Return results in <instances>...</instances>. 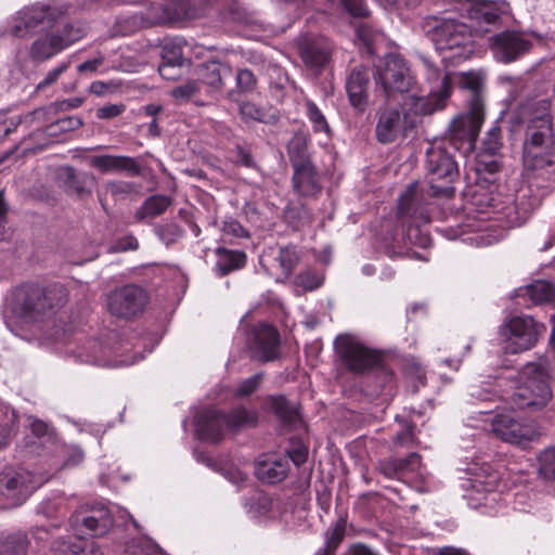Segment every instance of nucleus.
Returning a JSON list of instances; mask_svg holds the SVG:
<instances>
[{
  "label": "nucleus",
  "mask_w": 555,
  "mask_h": 555,
  "mask_svg": "<svg viewBox=\"0 0 555 555\" xmlns=\"http://www.w3.org/2000/svg\"><path fill=\"white\" fill-rule=\"evenodd\" d=\"M68 299L64 285L42 286L25 283L15 287L7 299L4 318L9 327L40 328L41 324L63 308Z\"/></svg>",
  "instance_id": "1"
},
{
  "label": "nucleus",
  "mask_w": 555,
  "mask_h": 555,
  "mask_svg": "<svg viewBox=\"0 0 555 555\" xmlns=\"http://www.w3.org/2000/svg\"><path fill=\"white\" fill-rule=\"evenodd\" d=\"M551 357L527 363L519 372V383L509 397L512 408L539 411L546 406L553 397L555 384V330L551 334Z\"/></svg>",
  "instance_id": "2"
},
{
  "label": "nucleus",
  "mask_w": 555,
  "mask_h": 555,
  "mask_svg": "<svg viewBox=\"0 0 555 555\" xmlns=\"http://www.w3.org/2000/svg\"><path fill=\"white\" fill-rule=\"evenodd\" d=\"M522 173L537 186H555V134L547 127L542 131L526 130L522 142Z\"/></svg>",
  "instance_id": "3"
},
{
  "label": "nucleus",
  "mask_w": 555,
  "mask_h": 555,
  "mask_svg": "<svg viewBox=\"0 0 555 555\" xmlns=\"http://www.w3.org/2000/svg\"><path fill=\"white\" fill-rule=\"evenodd\" d=\"M422 28L443 59L457 62L470 57L475 51L473 31L463 22L431 15L424 18Z\"/></svg>",
  "instance_id": "4"
},
{
  "label": "nucleus",
  "mask_w": 555,
  "mask_h": 555,
  "mask_svg": "<svg viewBox=\"0 0 555 555\" xmlns=\"http://www.w3.org/2000/svg\"><path fill=\"white\" fill-rule=\"evenodd\" d=\"M446 143L433 142L426 151V168L433 196H452L453 183L460 176L459 165Z\"/></svg>",
  "instance_id": "5"
},
{
  "label": "nucleus",
  "mask_w": 555,
  "mask_h": 555,
  "mask_svg": "<svg viewBox=\"0 0 555 555\" xmlns=\"http://www.w3.org/2000/svg\"><path fill=\"white\" fill-rule=\"evenodd\" d=\"M485 119V105L481 96L474 92L469 100L468 112L455 118L449 129V135L441 140L453 151L469 153L474 150Z\"/></svg>",
  "instance_id": "6"
},
{
  "label": "nucleus",
  "mask_w": 555,
  "mask_h": 555,
  "mask_svg": "<svg viewBox=\"0 0 555 555\" xmlns=\"http://www.w3.org/2000/svg\"><path fill=\"white\" fill-rule=\"evenodd\" d=\"M66 13L63 7L36 2L18 10L10 20L7 34L17 38L31 36L37 28H52Z\"/></svg>",
  "instance_id": "7"
},
{
  "label": "nucleus",
  "mask_w": 555,
  "mask_h": 555,
  "mask_svg": "<svg viewBox=\"0 0 555 555\" xmlns=\"http://www.w3.org/2000/svg\"><path fill=\"white\" fill-rule=\"evenodd\" d=\"M375 81L389 101L397 94L410 92L416 83L409 63L399 54L389 53L376 65Z\"/></svg>",
  "instance_id": "8"
},
{
  "label": "nucleus",
  "mask_w": 555,
  "mask_h": 555,
  "mask_svg": "<svg viewBox=\"0 0 555 555\" xmlns=\"http://www.w3.org/2000/svg\"><path fill=\"white\" fill-rule=\"evenodd\" d=\"M334 347L344 367L353 374L369 373L383 362L378 350L370 348L361 339L350 334L338 335Z\"/></svg>",
  "instance_id": "9"
},
{
  "label": "nucleus",
  "mask_w": 555,
  "mask_h": 555,
  "mask_svg": "<svg viewBox=\"0 0 555 555\" xmlns=\"http://www.w3.org/2000/svg\"><path fill=\"white\" fill-rule=\"evenodd\" d=\"M545 326L530 315H515L506 319L499 327V334L504 339L506 353L517 354L532 349Z\"/></svg>",
  "instance_id": "10"
},
{
  "label": "nucleus",
  "mask_w": 555,
  "mask_h": 555,
  "mask_svg": "<svg viewBox=\"0 0 555 555\" xmlns=\"http://www.w3.org/2000/svg\"><path fill=\"white\" fill-rule=\"evenodd\" d=\"M83 37L82 28L66 24L56 31L38 37L29 48V55L36 62L48 61Z\"/></svg>",
  "instance_id": "11"
},
{
  "label": "nucleus",
  "mask_w": 555,
  "mask_h": 555,
  "mask_svg": "<svg viewBox=\"0 0 555 555\" xmlns=\"http://www.w3.org/2000/svg\"><path fill=\"white\" fill-rule=\"evenodd\" d=\"M147 304L146 292L134 284H128L111 292L106 306L111 314L119 319H132L141 314Z\"/></svg>",
  "instance_id": "12"
},
{
  "label": "nucleus",
  "mask_w": 555,
  "mask_h": 555,
  "mask_svg": "<svg viewBox=\"0 0 555 555\" xmlns=\"http://www.w3.org/2000/svg\"><path fill=\"white\" fill-rule=\"evenodd\" d=\"M490 48L494 56L503 62L511 63L529 52L531 40L522 33L505 30L489 38Z\"/></svg>",
  "instance_id": "13"
},
{
  "label": "nucleus",
  "mask_w": 555,
  "mask_h": 555,
  "mask_svg": "<svg viewBox=\"0 0 555 555\" xmlns=\"http://www.w3.org/2000/svg\"><path fill=\"white\" fill-rule=\"evenodd\" d=\"M250 357L260 362H270L279 358L280 334L268 324H259L251 331L248 339Z\"/></svg>",
  "instance_id": "14"
},
{
  "label": "nucleus",
  "mask_w": 555,
  "mask_h": 555,
  "mask_svg": "<svg viewBox=\"0 0 555 555\" xmlns=\"http://www.w3.org/2000/svg\"><path fill=\"white\" fill-rule=\"evenodd\" d=\"M33 476L25 469L5 467L0 473V494L12 505H21L33 491Z\"/></svg>",
  "instance_id": "15"
},
{
  "label": "nucleus",
  "mask_w": 555,
  "mask_h": 555,
  "mask_svg": "<svg viewBox=\"0 0 555 555\" xmlns=\"http://www.w3.org/2000/svg\"><path fill=\"white\" fill-rule=\"evenodd\" d=\"M70 521L74 527L91 537H102L113 527V517L104 505L77 511Z\"/></svg>",
  "instance_id": "16"
},
{
  "label": "nucleus",
  "mask_w": 555,
  "mask_h": 555,
  "mask_svg": "<svg viewBox=\"0 0 555 555\" xmlns=\"http://www.w3.org/2000/svg\"><path fill=\"white\" fill-rule=\"evenodd\" d=\"M551 102L547 98H528L519 102L518 116L527 124L526 130L542 131V127L553 130V117L551 115Z\"/></svg>",
  "instance_id": "17"
},
{
  "label": "nucleus",
  "mask_w": 555,
  "mask_h": 555,
  "mask_svg": "<svg viewBox=\"0 0 555 555\" xmlns=\"http://www.w3.org/2000/svg\"><path fill=\"white\" fill-rule=\"evenodd\" d=\"M82 125L83 121L78 116H64L56 120H51L44 128L37 129L29 134L28 140L36 143L31 150L34 152L42 150L62 134L75 131L82 127Z\"/></svg>",
  "instance_id": "18"
},
{
  "label": "nucleus",
  "mask_w": 555,
  "mask_h": 555,
  "mask_svg": "<svg viewBox=\"0 0 555 555\" xmlns=\"http://www.w3.org/2000/svg\"><path fill=\"white\" fill-rule=\"evenodd\" d=\"M493 434L501 440L512 444H520L532 439L534 431L531 426L520 423L511 414H498L491 422Z\"/></svg>",
  "instance_id": "19"
},
{
  "label": "nucleus",
  "mask_w": 555,
  "mask_h": 555,
  "mask_svg": "<svg viewBox=\"0 0 555 555\" xmlns=\"http://www.w3.org/2000/svg\"><path fill=\"white\" fill-rule=\"evenodd\" d=\"M376 119L375 135L377 141L383 144L396 141L403 128V119L399 108L386 103L376 111Z\"/></svg>",
  "instance_id": "20"
},
{
  "label": "nucleus",
  "mask_w": 555,
  "mask_h": 555,
  "mask_svg": "<svg viewBox=\"0 0 555 555\" xmlns=\"http://www.w3.org/2000/svg\"><path fill=\"white\" fill-rule=\"evenodd\" d=\"M370 72L363 65L353 67L346 78V90L350 104L364 112L369 102Z\"/></svg>",
  "instance_id": "21"
},
{
  "label": "nucleus",
  "mask_w": 555,
  "mask_h": 555,
  "mask_svg": "<svg viewBox=\"0 0 555 555\" xmlns=\"http://www.w3.org/2000/svg\"><path fill=\"white\" fill-rule=\"evenodd\" d=\"M225 428V414L215 409L204 410L195 418V430L202 440L218 442Z\"/></svg>",
  "instance_id": "22"
},
{
  "label": "nucleus",
  "mask_w": 555,
  "mask_h": 555,
  "mask_svg": "<svg viewBox=\"0 0 555 555\" xmlns=\"http://www.w3.org/2000/svg\"><path fill=\"white\" fill-rule=\"evenodd\" d=\"M235 0H171V12L173 21L194 20L206 14L207 10L214 5H230Z\"/></svg>",
  "instance_id": "23"
},
{
  "label": "nucleus",
  "mask_w": 555,
  "mask_h": 555,
  "mask_svg": "<svg viewBox=\"0 0 555 555\" xmlns=\"http://www.w3.org/2000/svg\"><path fill=\"white\" fill-rule=\"evenodd\" d=\"M293 189L296 194L302 197H315L320 194L322 186L318 171L312 163H306L293 167Z\"/></svg>",
  "instance_id": "24"
},
{
  "label": "nucleus",
  "mask_w": 555,
  "mask_h": 555,
  "mask_svg": "<svg viewBox=\"0 0 555 555\" xmlns=\"http://www.w3.org/2000/svg\"><path fill=\"white\" fill-rule=\"evenodd\" d=\"M89 165L102 173L126 171L138 176L141 172L137 159L125 155H95L89 158Z\"/></svg>",
  "instance_id": "25"
},
{
  "label": "nucleus",
  "mask_w": 555,
  "mask_h": 555,
  "mask_svg": "<svg viewBox=\"0 0 555 555\" xmlns=\"http://www.w3.org/2000/svg\"><path fill=\"white\" fill-rule=\"evenodd\" d=\"M199 86H206L208 93H218L223 89V80L231 77L232 68L219 61H209L198 67Z\"/></svg>",
  "instance_id": "26"
},
{
  "label": "nucleus",
  "mask_w": 555,
  "mask_h": 555,
  "mask_svg": "<svg viewBox=\"0 0 555 555\" xmlns=\"http://www.w3.org/2000/svg\"><path fill=\"white\" fill-rule=\"evenodd\" d=\"M421 466V455L413 452L406 457H389L378 462L379 472L390 479H402L405 475L416 472Z\"/></svg>",
  "instance_id": "27"
},
{
  "label": "nucleus",
  "mask_w": 555,
  "mask_h": 555,
  "mask_svg": "<svg viewBox=\"0 0 555 555\" xmlns=\"http://www.w3.org/2000/svg\"><path fill=\"white\" fill-rule=\"evenodd\" d=\"M300 55L307 67L320 73L330 62L331 47L321 40L306 41L300 47Z\"/></svg>",
  "instance_id": "28"
},
{
  "label": "nucleus",
  "mask_w": 555,
  "mask_h": 555,
  "mask_svg": "<svg viewBox=\"0 0 555 555\" xmlns=\"http://www.w3.org/2000/svg\"><path fill=\"white\" fill-rule=\"evenodd\" d=\"M61 177L66 192L79 198L91 194V184L94 182V176L88 172H78L70 166L61 169Z\"/></svg>",
  "instance_id": "29"
},
{
  "label": "nucleus",
  "mask_w": 555,
  "mask_h": 555,
  "mask_svg": "<svg viewBox=\"0 0 555 555\" xmlns=\"http://www.w3.org/2000/svg\"><path fill=\"white\" fill-rule=\"evenodd\" d=\"M215 254L217 257L215 271L219 276H225L229 273L240 270L246 266L247 256L243 250L218 247L216 248Z\"/></svg>",
  "instance_id": "30"
},
{
  "label": "nucleus",
  "mask_w": 555,
  "mask_h": 555,
  "mask_svg": "<svg viewBox=\"0 0 555 555\" xmlns=\"http://www.w3.org/2000/svg\"><path fill=\"white\" fill-rule=\"evenodd\" d=\"M519 297H527L534 305L551 302L555 299V286L544 280H538L533 283L518 289Z\"/></svg>",
  "instance_id": "31"
},
{
  "label": "nucleus",
  "mask_w": 555,
  "mask_h": 555,
  "mask_svg": "<svg viewBox=\"0 0 555 555\" xmlns=\"http://www.w3.org/2000/svg\"><path fill=\"white\" fill-rule=\"evenodd\" d=\"M288 474L287 460L262 461L256 467L258 479L268 483H278L284 480Z\"/></svg>",
  "instance_id": "32"
},
{
  "label": "nucleus",
  "mask_w": 555,
  "mask_h": 555,
  "mask_svg": "<svg viewBox=\"0 0 555 555\" xmlns=\"http://www.w3.org/2000/svg\"><path fill=\"white\" fill-rule=\"evenodd\" d=\"M241 117L245 121L262 124H275L279 120V112L271 106H259L253 102H244L240 105Z\"/></svg>",
  "instance_id": "33"
},
{
  "label": "nucleus",
  "mask_w": 555,
  "mask_h": 555,
  "mask_svg": "<svg viewBox=\"0 0 555 555\" xmlns=\"http://www.w3.org/2000/svg\"><path fill=\"white\" fill-rule=\"evenodd\" d=\"M171 204L172 199L169 196L160 194L149 196L135 211L134 218L138 222H141L146 218L158 217L163 215Z\"/></svg>",
  "instance_id": "34"
},
{
  "label": "nucleus",
  "mask_w": 555,
  "mask_h": 555,
  "mask_svg": "<svg viewBox=\"0 0 555 555\" xmlns=\"http://www.w3.org/2000/svg\"><path fill=\"white\" fill-rule=\"evenodd\" d=\"M470 17L478 24L475 31L485 35L490 31L489 26L498 23L500 14L491 3L480 2L472 9Z\"/></svg>",
  "instance_id": "35"
},
{
  "label": "nucleus",
  "mask_w": 555,
  "mask_h": 555,
  "mask_svg": "<svg viewBox=\"0 0 555 555\" xmlns=\"http://www.w3.org/2000/svg\"><path fill=\"white\" fill-rule=\"evenodd\" d=\"M308 137L302 132H297L288 141L287 154L292 167L312 163L308 153Z\"/></svg>",
  "instance_id": "36"
},
{
  "label": "nucleus",
  "mask_w": 555,
  "mask_h": 555,
  "mask_svg": "<svg viewBox=\"0 0 555 555\" xmlns=\"http://www.w3.org/2000/svg\"><path fill=\"white\" fill-rule=\"evenodd\" d=\"M268 401L273 413L284 424H295L299 420L298 408L284 396H270Z\"/></svg>",
  "instance_id": "37"
},
{
  "label": "nucleus",
  "mask_w": 555,
  "mask_h": 555,
  "mask_svg": "<svg viewBox=\"0 0 555 555\" xmlns=\"http://www.w3.org/2000/svg\"><path fill=\"white\" fill-rule=\"evenodd\" d=\"M451 89V80L448 74H444L438 85V89L436 91H430V99L424 100L420 99L423 104L422 112L424 114H430L436 109L442 108L444 105L446 99L450 94Z\"/></svg>",
  "instance_id": "38"
},
{
  "label": "nucleus",
  "mask_w": 555,
  "mask_h": 555,
  "mask_svg": "<svg viewBox=\"0 0 555 555\" xmlns=\"http://www.w3.org/2000/svg\"><path fill=\"white\" fill-rule=\"evenodd\" d=\"M81 104L82 100L79 98H73L61 102H55L47 107H40L33 111L26 118H31V120L37 122H48L51 119L50 117L56 112L77 108Z\"/></svg>",
  "instance_id": "39"
},
{
  "label": "nucleus",
  "mask_w": 555,
  "mask_h": 555,
  "mask_svg": "<svg viewBox=\"0 0 555 555\" xmlns=\"http://www.w3.org/2000/svg\"><path fill=\"white\" fill-rule=\"evenodd\" d=\"M146 25L163 24L173 22V14L171 12V1L153 0L146 12L143 14Z\"/></svg>",
  "instance_id": "40"
},
{
  "label": "nucleus",
  "mask_w": 555,
  "mask_h": 555,
  "mask_svg": "<svg viewBox=\"0 0 555 555\" xmlns=\"http://www.w3.org/2000/svg\"><path fill=\"white\" fill-rule=\"evenodd\" d=\"M227 428L242 429L246 427H254L258 422V413L256 410H248L240 406L234 409L231 413L225 414Z\"/></svg>",
  "instance_id": "41"
},
{
  "label": "nucleus",
  "mask_w": 555,
  "mask_h": 555,
  "mask_svg": "<svg viewBox=\"0 0 555 555\" xmlns=\"http://www.w3.org/2000/svg\"><path fill=\"white\" fill-rule=\"evenodd\" d=\"M347 528V519L339 517L325 533V546L320 551L321 555H334L343 542Z\"/></svg>",
  "instance_id": "42"
},
{
  "label": "nucleus",
  "mask_w": 555,
  "mask_h": 555,
  "mask_svg": "<svg viewBox=\"0 0 555 555\" xmlns=\"http://www.w3.org/2000/svg\"><path fill=\"white\" fill-rule=\"evenodd\" d=\"M29 545L25 533L15 532L0 540V555H25Z\"/></svg>",
  "instance_id": "43"
},
{
  "label": "nucleus",
  "mask_w": 555,
  "mask_h": 555,
  "mask_svg": "<svg viewBox=\"0 0 555 555\" xmlns=\"http://www.w3.org/2000/svg\"><path fill=\"white\" fill-rule=\"evenodd\" d=\"M499 482L500 475L498 472L481 467L469 480V486L477 492H492L496 489Z\"/></svg>",
  "instance_id": "44"
},
{
  "label": "nucleus",
  "mask_w": 555,
  "mask_h": 555,
  "mask_svg": "<svg viewBox=\"0 0 555 555\" xmlns=\"http://www.w3.org/2000/svg\"><path fill=\"white\" fill-rule=\"evenodd\" d=\"M160 65L178 64L190 66V61L183 56L182 46L180 42H167L162 47Z\"/></svg>",
  "instance_id": "45"
},
{
  "label": "nucleus",
  "mask_w": 555,
  "mask_h": 555,
  "mask_svg": "<svg viewBox=\"0 0 555 555\" xmlns=\"http://www.w3.org/2000/svg\"><path fill=\"white\" fill-rule=\"evenodd\" d=\"M538 465L540 477L555 481V447L546 448L539 454Z\"/></svg>",
  "instance_id": "46"
},
{
  "label": "nucleus",
  "mask_w": 555,
  "mask_h": 555,
  "mask_svg": "<svg viewBox=\"0 0 555 555\" xmlns=\"http://www.w3.org/2000/svg\"><path fill=\"white\" fill-rule=\"evenodd\" d=\"M306 106V115L311 121L313 126V130L315 132H324L330 133L331 128L326 121L325 116L321 112V109L317 106V104L311 100H306L305 102Z\"/></svg>",
  "instance_id": "47"
},
{
  "label": "nucleus",
  "mask_w": 555,
  "mask_h": 555,
  "mask_svg": "<svg viewBox=\"0 0 555 555\" xmlns=\"http://www.w3.org/2000/svg\"><path fill=\"white\" fill-rule=\"evenodd\" d=\"M275 260L279 262L284 278L287 279L296 268L299 257L294 248L283 247L280 249Z\"/></svg>",
  "instance_id": "48"
},
{
  "label": "nucleus",
  "mask_w": 555,
  "mask_h": 555,
  "mask_svg": "<svg viewBox=\"0 0 555 555\" xmlns=\"http://www.w3.org/2000/svg\"><path fill=\"white\" fill-rule=\"evenodd\" d=\"M53 555H80L85 551L82 541H72L64 538H57L51 543Z\"/></svg>",
  "instance_id": "49"
},
{
  "label": "nucleus",
  "mask_w": 555,
  "mask_h": 555,
  "mask_svg": "<svg viewBox=\"0 0 555 555\" xmlns=\"http://www.w3.org/2000/svg\"><path fill=\"white\" fill-rule=\"evenodd\" d=\"M143 24L146 25L143 13H141L140 16L135 14L133 16L121 17L116 21L114 34L127 36L137 31Z\"/></svg>",
  "instance_id": "50"
},
{
  "label": "nucleus",
  "mask_w": 555,
  "mask_h": 555,
  "mask_svg": "<svg viewBox=\"0 0 555 555\" xmlns=\"http://www.w3.org/2000/svg\"><path fill=\"white\" fill-rule=\"evenodd\" d=\"M418 183L412 182L406 190L400 195L398 203V211L400 216L411 215L414 210Z\"/></svg>",
  "instance_id": "51"
},
{
  "label": "nucleus",
  "mask_w": 555,
  "mask_h": 555,
  "mask_svg": "<svg viewBox=\"0 0 555 555\" xmlns=\"http://www.w3.org/2000/svg\"><path fill=\"white\" fill-rule=\"evenodd\" d=\"M155 232L159 240L164 242L166 245H171L176 243L183 235L182 228L173 222L158 225L155 229Z\"/></svg>",
  "instance_id": "52"
},
{
  "label": "nucleus",
  "mask_w": 555,
  "mask_h": 555,
  "mask_svg": "<svg viewBox=\"0 0 555 555\" xmlns=\"http://www.w3.org/2000/svg\"><path fill=\"white\" fill-rule=\"evenodd\" d=\"M105 189L114 199L122 201L135 191V185L129 181H108Z\"/></svg>",
  "instance_id": "53"
},
{
  "label": "nucleus",
  "mask_w": 555,
  "mask_h": 555,
  "mask_svg": "<svg viewBox=\"0 0 555 555\" xmlns=\"http://www.w3.org/2000/svg\"><path fill=\"white\" fill-rule=\"evenodd\" d=\"M29 420L30 431L36 438L44 442L54 439L55 433L52 426L39 418L29 417Z\"/></svg>",
  "instance_id": "54"
},
{
  "label": "nucleus",
  "mask_w": 555,
  "mask_h": 555,
  "mask_svg": "<svg viewBox=\"0 0 555 555\" xmlns=\"http://www.w3.org/2000/svg\"><path fill=\"white\" fill-rule=\"evenodd\" d=\"M124 555H164L162 550L151 541L133 542L127 546Z\"/></svg>",
  "instance_id": "55"
},
{
  "label": "nucleus",
  "mask_w": 555,
  "mask_h": 555,
  "mask_svg": "<svg viewBox=\"0 0 555 555\" xmlns=\"http://www.w3.org/2000/svg\"><path fill=\"white\" fill-rule=\"evenodd\" d=\"M201 90L199 82L197 80H189L183 85H180L171 90V95L181 101H188L192 96L196 95Z\"/></svg>",
  "instance_id": "56"
},
{
  "label": "nucleus",
  "mask_w": 555,
  "mask_h": 555,
  "mask_svg": "<svg viewBox=\"0 0 555 555\" xmlns=\"http://www.w3.org/2000/svg\"><path fill=\"white\" fill-rule=\"evenodd\" d=\"M295 284L296 286L301 287L304 292H307L320 287L321 280L313 271L307 270L296 275Z\"/></svg>",
  "instance_id": "57"
},
{
  "label": "nucleus",
  "mask_w": 555,
  "mask_h": 555,
  "mask_svg": "<svg viewBox=\"0 0 555 555\" xmlns=\"http://www.w3.org/2000/svg\"><path fill=\"white\" fill-rule=\"evenodd\" d=\"M525 192V190L522 191ZM527 196L526 193L521 195V197H518L516 199V208L519 209L518 214L519 219L522 221L526 220V218L529 216L530 212H532L535 208H538L541 205V197L533 196L528 203L524 201V198Z\"/></svg>",
  "instance_id": "58"
},
{
  "label": "nucleus",
  "mask_w": 555,
  "mask_h": 555,
  "mask_svg": "<svg viewBox=\"0 0 555 555\" xmlns=\"http://www.w3.org/2000/svg\"><path fill=\"white\" fill-rule=\"evenodd\" d=\"M257 78L250 69H240L236 74L237 88L243 92L253 91L256 87Z\"/></svg>",
  "instance_id": "59"
},
{
  "label": "nucleus",
  "mask_w": 555,
  "mask_h": 555,
  "mask_svg": "<svg viewBox=\"0 0 555 555\" xmlns=\"http://www.w3.org/2000/svg\"><path fill=\"white\" fill-rule=\"evenodd\" d=\"M263 379V373H257L249 378L244 379L236 389L237 397H245L258 389Z\"/></svg>",
  "instance_id": "60"
},
{
  "label": "nucleus",
  "mask_w": 555,
  "mask_h": 555,
  "mask_svg": "<svg viewBox=\"0 0 555 555\" xmlns=\"http://www.w3.org/2000/svg\"><path fill=\"white\" fill-rule=\"evenodd\" d=\"M221 231L227 235L234 237H248V231L235 219L228 218L222 222Z\"/></svg>",
  "instance_id": "61"
},
{
  "label": "nucleus",
  "mask_w": 555,
  "mask_h": 555,
  "mask_svg": "<svg viewBox=\"0 0 555 555\" xmlns=\"http://www.w3.org/2000/svg\"><path fill=\"white\" fill-rule=\"evenodd\" d=\"M340 4L354 17H365L369 15L364 0H340Z\"/></svg>",
  "instance_id": "62"
},
{
  "label": "nucleus",
  "mask_w": 555,
  "mask_h": 555,
  "mask_svg": "<svg viewBox=\"0 0 555 555\" xmlns=\"http://www.w3.org/2000/svg\"><path fill=\"white\" fill-rule=\"evenodd\" d=\"M501 128L499 126H493L485 140V150L489 154H495L501 147Z\"/></svg>",
  "instance_id": "63"
},
{
  "label": "nucleus",
  "mask_w": 555,
  "mask_h": 555,
  "mask_svg": "<svg viewBox=\"0 0 555 555\" xmlns=\"http://www.w3.org/2000/svg\"><path fill=\"white\" fill-rule=\"evenodd\" d=\"M469 396L473 399L480 401H495L496 399H499L496 392H494L491 388H483L477 384H473L469 386Z\"/></svg>",
  "instance_id": "64"
}]
</instances>
